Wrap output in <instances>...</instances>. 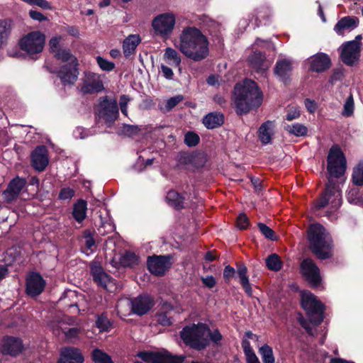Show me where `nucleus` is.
<instances>
[{
    "label": "nucleus",
    "instance_id": "8",
    "mask_svg": "<svg viewBox=\"0 0 363 363\" xmlns=\"http://www.w3.org/2000/svg\"><path fill=\"white\" fill-rule=\"evenodd\" d=\"M45 35L40 31H32L23 35L18 42L21 50L29 56L40 53L44 48Z\"/></svg>",
    "mask_w": 363,
    "mask_h": 363
},
{
    "label": "nucleus",
    "instance_id": "63",
    "mask_svg": "<svg viewBox=\"0 0 363 363\" xmlns=\"http://www.w3.org/2000/svg\"><path fill=\"white\" fill-rule=\"evenodd\" d=\"M201 280H202L203 284L206 286H207V287H208V288H212V287H213V286H215V284H216L215 279H214V277H212V276H208V277H203V278L201 279Z\"/></svg>",
    "mask_w": 363,
    "mask_h": 363
},
{
    "label": "nucleus",
    "instance_id": "21",
    "mask_svg": "<svg viewBox=\"0 0 363 363\" xmlns=\"http://www.w3.org/2000/svg\"><path fill=\"white\" fill-rule=\"evenodd\" d=\"M310 69L315 72H323L328 69L331 65L329 56L323 52L317 53L309 59Z\"/></svg>",
    "mask_w": 363,
    "mask_h": 363
},
{
    "label": "nucleus",
    "instance_id": "51",
    "mask_svg": "<svg viewBox=\"0 0 363 363\" xmlns=\"http://www.w3.org/2000/svg\"><path fill=\"white\" fill-rule=\"evenodd\" d=\"M96 61L100 68L105 71H111L114 68V64L101 57H97Z\"/></svg>",
    "mask_w": 363,
    "mask_h": 363
},
{
    "label": "nucleus",
    "instance_id": "36",
    "mask_svg": "<svg viewBox=\"0 0 363 363\" xmlns=\"http://www.w3.org/2000/svg\"><path fill=\"white\" fill-rule=\"evenodd\" d=\"M12 29L10 20H0V46L6 42Z\"/></svg>",
    "mask_w": 363,
    "mask_h": 363
},
{
    "label": "nucleus",
    "instance_id": "6",
    "mask_svg": "<svg viewBox=\"0 0 363 363\" xmlns=\"http://www.w3.org/2000/svg\"><path fill=\"white\" fill-rule=\"evenodd\" d=\"M342 203V196L338 186L329 179L325 191L316 200L313 208L321 209L329 206L332 211H336Z\"/></svg>",
    "mask_w": 363,
    "mask_h": 363
},
{
    "label": "nucleus",
    "instance_id": "5",
    "mask_svg": "<svg viewBox=\"0 0 363 363\" xmlns=\"http://www.w3.org/2000/svg\"><path fill=\"white\" fill-rule=\"evenodd\" d=\"M55 57L67 64L60 69L58 76L64 84H72L77 79V59L69 49L62 48L55 54Z\"/></svg>",
    "mask_w": 363,
    "mask_h": 363
},
{
    "label": "nucleus",
    "instance_id": "27",
    "mask_svg": "<svg viewBox=\"0 0 363 363\" xmlns=\"http://www.w3.org/2000/svg\"><path fill=\"white\" fill-rule=\"evenodd\" d=\"M292 62L288 59H281L277 62L274 74L280 80L286 82L292 72Z\"/></svg>",
    "mask_w": 363,
    "mask_h": 363
},
{
    "label": "nucleus",
    "instance_id": "30",
    "mask_svg": "<svg viewBox=\"0 0 363 363\" xmlns=\"http://www.w3.org/2000/svg\"><path fill=\"white\" fill-rule=\"evenodd\" d=\"M140 42L138 35H130L127 37L123 44V50L125 56L133 54Z\"/></svg>",
    "mask_w": 363,
    "mask_h": 363
},
{
    "label": "nucleus",
    "instance_id": "47",
    "mask_svg": "<svg viewBox=\"0 0 363 363\" xmlns=\"http://www.w3.org/2000/svg\"><path fill=\"white\" fill-rule=\"evenodd\" d=\"M96 326L99 329L100 332H106L110 328L111 323L107 316L101 314L97 316Z\"/></svg>",
    "mask_w": 363,
    "mask_h": 363
},
{
    "label": "nucleus",
    "instance_id": "24",
    "mask_svg": "<svg viewBox=\"0 0 363 363\" xmlns=\"http://www.w3.org/2000/svg\"><path fill=\"white\" fill-rule=\"evenodd\" d=\"M31 157L33 167L38 171L44 170L48 164V157L45 147H38L33 152Z\"/></svg>",
    "mask_w": 363,
    "mask_h": 363
},
{
    "label": "nucleus",
    "instance_id": "17",
    "mask_svg": "<svg viewBox=\"0 0 363 363\" xmlns=\"http://www.w3.org/2000/svg\"><path fill=\"white\" fill-rule=\"evenodd\" d=\"M154 306V301L147 294L140 295L131 300V311L133 313L143 315Z\"/></svg>",
    "mask_w": 363,
    "mask_h": 363
},
{
    "label": "nucleus",
    "instance_id": "19",
    "mask_svg": "<svg viewBox=\"0 0 363 363\" xmlns=\"http://www.w3.org/2000/svg\"><path fill=\"white\" fill-rule=\"evenodd\" d=\"M84 356L78 348L67 347L62 348L58 363H84Z\"/></svg>",
    "mask_w": 363,
    "mask_h": 363
},
{
    "label": "nucleus",
    "instance_id": "16",
    "mask_svg": "<svg viewBox=\"0 0 363 363\" xmlns=\"http://www.w3.org/2000/svg\"><path fill=\"white\" fill-rule=\"evenodd\" d=\"M341 48L340 57L345 64L352 65L358 60L360 48L356 40H351L344 43Z\"/></svg>",
    "mask_w": 363,
    "mask_h": 363
},
{
    "label": "nucleus",
    "instance_id": "43",
    "mask_svg": "<svg viewBox=\"0 0 363 363\" xmlns=\"http://www.w3.org/2000/svg\"><path fill=\"white\" fill-rule=\"evenodd\" d=\"M259 353L263 363H274L272 349L265 345L259 348Z\"/></svg>",
    "mask_w": 363,
    "mask_h": 363
},
{
    "label": "nucleus",
    "instance_id": "4",
    "mask_svg": "<svg viewBox=\"0 0 363 363\" xmlns=\"http://www.w3.org/2000/svg\"><path fill=\"white\" fill-rule=\"evenodd\" d=\"M308 238L311 251L320 259L332 255V239L323 225L315 223L308 229Z\"/></svg>",
    "mask_w": 363,
    "mask_h": 363
},
{
    "label": "nucleus",
    "instance_id": "53",
    "mask_svg": "<svg viewBox=\"0 0 363 363\" xmlns=\"http://www.w3.org/2000/svg\"><path fill=\"white\" fill-rule=\"evenodd\" d=\"M140 128L137 125H123L122 133L128 136H132L137 134L140 131Z\"/></svg>",
    "mask_w": 363,
    "mask_h": 363
},
{
    "label": "nucleus",
    "instance_id": "12",
    "mask_svg": "<svg viewBox=\"0 0 363 363\" xmlns=\"http://www.w3.org/2000/svg\"><path fill=\"white\" fill-rule=\"evenodd\" d=\"M172 264V256L168 255H153L148 257L147 261V269L156 276L164 275Z\"/></svg>",
    "mask_w": 363,
    "mask_h": 363
},
{
    "label": "nucleus",
    "instance_id": "41",
    "mask_svg": "<svg viewBox=\"0 0 363 363\" xmlns=\"http://www.w3.org/2000/svg\"><path fill=\"white\" fill-rule=\"evenodd\" d=\"M354 111V101L352 95L350 94L347 98L343 105L342 116L344 117H350L353 115Z\"/></svg>",
    "mask_w": 363,
    "mask_h": 363
},
{
    "label": "nucleus",
    "instance_id": "50",
    "mask_svg": "<svg viewBox=\"0 0 363 363\" xmlns=\"http://www.w3.org/2000/svg\"><path fill=\"white\" fill-rule=\"evenodd\" d=\"M62 40V37L60 35H55L52 37L50 41H49V46L51 52L54 53V55L59 51L60 50L62 49L60 47V42Z\"/></svg>",
    "mask_w": 363,
    "mask_h": 363
},
{
    "label": "nucleus",
    "instance_id": "32",
    "mask_svg": "<svg viewBox=\"0 0 363 363\" xmlns=\"http://www.w3.org/2000/svg\"><path fill=\"white\" fill-rule=\"evenodd\" d=\"M247 267L244 264H239L237 267V274L240 278V282L245 289V292L249 295L252 296V290L251 285L249 282L248 277L247 276Z\"/></svg>",
    "mask_w": 363,
    "mask_h": 363
},
{
    "label": "nucleus",
    "instance_id": "28",
    "mask_svg": "<svg viewBox=\"0 0 363 363\" xmlns=\"http://www.w3.org/2000/svg\"><path fill=\"white\" fill-rule=\"evenodd\" d=\"M224 123V116L220 112H211L203 118V123L208 129H214Z\"/></svg>",
    "mask_w": 363,
    "mask_h": 363
},
{
    "label": "nucleus",
    "instance_id": "29",
    "mask_svg": "<svg viewBox=\"0 0 363 363\" xmlns=\"http://www.w3.org/2000/svg\"><path fill=\"white\" fill-rule=\"evenodd\" d=\"M274 123L272 121L264 123L259 128V138L263 144L270 143L272 136L274 134Z\"/></svg>",
    "mask_w": 363,
    "mask_h": 363
},
{
    "label": "nucleus",
    "instance_id": "39",
    "mask_svg": "<svg viewBox=\"0 0 363 363\" xmlns=\"http://www.w3.org/2000/svg\"><path fill=\"white\" fill-rule=\"evenodd\" d=\"M265 262L267 268L270 270L277 272L282 267V261L280 257L275 253L269 255Z\"/></svg>",
    "mask_w": 363,
    "mask_h": 363
},
{
    "label": "nucleus",
    "instance_id": "15",
    "mask_svg": "<svg viewBox=\"0 0 363 363\" xmlns=\"http://www.w3.org/2000/svg\"><path fill=\"white\" fill-rule=\"evenodd\" d=\"M104 89V84L100 76L95 73L86 74L82 84L80 85V91L84 94H95Z\"/></svg>",
    "mask_w": 363,
    "mask_h": 363
},
{
    "label": "nucleus",
    "instance_id": "9",
    "mask_svg": "<svg viewBox=\"0 0 363 363\" xmlns=\"http://www.w3.org/2000/svg\"><path fill=\"white\" fill-rule=\"evenodd\" d=\"M346 159L337 146H333L328 156V171L332 177L338 178L346 170Z\"/></svg>",
    "mask_w": 363,
    "mask_h": 363
},
{
    "label": "nucleus",
    "instance_id": "3",
    "mask_svg": "<svg viewBox=\"0 0 363 363\" xmlns=\"http://www.w3.org/2000/svg\"><path fill=\"white\" fill-rule=\"evenodd\" d=\"M183 341L191 347L201 350L208 345V337L215 342L218 343L222 335L218 330L211 331L206 324H193L185 327L181 332Z\"/></svg>",
    "mask_w": 363,
    "mask_h": 363
},
{
    "label": "nucleus",
    "instance_id": "20",
    "mask_svg": "<svg viewBox=\"0 0 363 363\" xmlns=\"http://www.w3.org/2000/svg\"><path fill=\"white\" fill-rule=\"evenodd\" d=\"M45 285V282L39 274L32 273L26 279V291L32 296H38L43 292Z\"/></svg>",
    "mask_w": 363,
    "mask_h": 363
},
{
    "label": "nucleus",
    "instance_id": "52",
    "mask_svg": "<svg viewBox=\"0 0 363 363\" xmlns=\"http://www.w3.org/2000/svg\"><path fill=\"white\" fill-rule=\"evenodd\" d=\"M184 99L182 95H177L169 99L166 102V111H169L175 107L179 103Z\"/></svg>",
    "mask_w": 363,
    "mask_h": 363
},
{
    "label": "nucleus",
    "instance_id": "14",
    "mask_svg": "<svg viewBox=\"0 0 363 363\" xmlns=\"http://www.w3.org/2000/svg\"><path fill=\"white\" fill-rule=\"evenodd\" d=\"M23 350L22 340L17 337L5 336L0 344V352L4 354L16 357Z\"/></svg>",
    "mask_w": 363,
    "mask_h": 363
},
{
    "label": "nucleus",
    "instance_id": "18",
    "mask_svg": "<svg viewBox=\"0 0 363 363\" xmlns=\"http://www.w3.org/2000/svg\"><path fill=\"white\" fill-rule=\"evenodd\" d=\"M303 275L311 284L317 286L320 281V271L313 260L304 259L301 264Z\"/></svg>",
    "mask_w": 363,
    "mask_h": 363
},
{
    "label": "nucleus",
    "instance_id": "22",
    "mask_svg": "<svg viewBox=\"0 0 363 363\" xmlns=\"http://www.w3.org/2000/svg\"><path fill=\"white\" fill-rule=\"evenodd\" d=\"M26 184V181L18 177L12 179L7 189L3 192L4 199L8 202H11L16 199L18 196L23 188L25 186Z\"/></svg>",
    "mask_w": 363,
    "mask_h": 363
},
{
    "label": "nucleus",
    "instance_id": "25",
    "mask_svg": "<svg viewBox=\"0 0 363 363\" xmlns=\"http://www.w3.org/2000/svg\"><path fill=\"white\" fill-rule=\"evenodd\" d=\"M91 273L93 276L94 281L101 287L108 289L109 286L112 284L111 277L104 272L103 269L96 263L91 265Z\"/></svg>",
    "mask_w": 363,
    "mask_h": 363
},
{
    "label": "nucleus",
    "instance_id": "49",
    "mask_svg": "<svg viewBox=\"0 0 363 363\" xmlns=\"http://www.w3.org/2000/svg\"><path fill=\"white\" fill-rule=\"evenodd\" d=\"M199 136L193 132H188L184 136V143L189 147L196 146L199 143Z\"/></svg>",
    "mask_w": 363,
    "mask_h": 363
},
{
    "label": "nucleus",
    "instance_id": "57",
    "mask_svg": "<svg viewBox=\"0 0 363 363\" xmlns=\"http://www.w3.org/2000/svg\"><path fill=\"white\" fill-rule=\"evenodd\" d=\"M157 321L162 325H169L172 323V320L167 313H157Z\"/></svg>",
    "mask_w": 363,
    "mask_h": 363
},
{
    "label": "nucleus",
    "instance_id": "40",
    "mask_svg": "<svg viewBox=\"0 0 363 363\" xmlns=\"http://www.w3.org/2000/svg\"><path fill=\"white\" fill-rule=\"evenodd\" d=\"M352 182L357 186H363V161H361L354 167L352 172Z\"/></svg>",
    "mask_w": 363,
    "mask_h": 363
},
{
    "label": "nucleus",
    "instance_id": "13",
    "mask_svg": "<svg viewBox=\"0 0 363 363\" xmlns=\"http://www.w3.org/2000/svg\"><path fill=\"white\" fill-rule=\"evenodd\" d=\"M138 356L144 361L151 363H182L184 356H173L169 352L164 350L157 352H140Z\"/></svg>",
    "mask_w": 363,
    "mask_h": 363
},
{
    "label": "nucleus",
    "instance_id": "59",
    "mask_svg": "<svg viewBox=\"0 0 363 363\" xmlns=\"http://www.w3.org/2000/svg\"><path fill=\"white\" fill-rule=\"evenodd\" d=\"M30 17L33 19L38 21H43L47 19V18L40 12L37 11L31 10L29 12Z\"/></svg>",
    "mask_w": 363,
    "mask_h": 363
},
{
    "label": "nucleus",
    "instance_id": "7",
    "mask_svg": "<svg viewBox=\"0 0 363 363\" xmlns=\"http://www.w3.org/2000/svg\"><path fill=\"white\" fill-rule=\"evenodd\" d=\"M301 305L311 323L317 325L323 320V305L310 291L301 292Z\"/></svg>",
    "mask_w": 363,
    "mask_h": 363
},
{
    "label": "nucleus",
    "instance_id": "55",
    "mask_svg": "<svg viewBox=\"0 0 363 363\" xmlns=\"http://www.w3.org/2000/svg\"><path fill=\"white\" fill-rule=\"evenodd\" d=\"M236 224L240 229H246L249 225V220L245 213H241L237 218Z\"/></svg>",
    "mask_w": 363,
    "mask_h": 363
},
{
    "label": "nucleus",
    "instance_id": "23",
    "mask_svg": "<svg viewBox=\"0 0 363 363\" xmlns=\"http://www.w3.org/2000/svg\"><path fill=\"white\" fill-rule=\"evenodd\" d=\"M359 19L354 16H345L340 18L334 26V31L338 35L343 36L357 27Z\"/></svg>",
    "mask_w": 363,
    "mask_h": 363
},
{
    "label": "nucleus",
    "instance_id": "35",
    "mask_svg": "<svg viewBox=\"0 0 363 363\" xmlns=\"http://www.w3.org/2000/svg\"><path fill=\"white\" fill-rule=\"evenodd\" d=\"M166 199L168 203L175 208L179 209L184 207V198L174 190L167 193Z\"/></svg>",
    "mask_w": 363,
    "mask_h": 363
},
{
    "label": "nucleus",
    "instance_id": "26",
    "mask_svg": "<svg viewBox=\"0 0 363 363\" xmlns=\"http://www.w3.org/2000/svg\"><path fill=\"white\" fill-rule=\"evenodd\" d=\"M248 62L250 66L257 72H264L271 65V62L267 60L264 56L260 52H254L248 57Z\"/></svg>",
    "mask_w": 363,
    "mask_h": 363
},
{
    "label": "nucleus",
    "instance_id": "10",
    "mask_svg": "<svg viewBox=\"0 0 363 363\" xmlns=\"http://www.w3.org/2000/svg\"><path fill=\"white\" fill-rule=\"evenodd\" d=\"M96 113L99 119L106 123L114 122L118 116L116 100L110 99L106 96L101 97L96 107Z\"/></svg>",
    "mask_w": 363,
    "mask_h": 363
},
{
    "label": "nucleus",
    "instance_id": "38",
    "mask_svg": "<svg viewBox=\"0 0 363 363\" xmlns=\"http://www.w3.org/2000/svg\"><path fill=\"white\" fill-rule=\"evenodd\" d=\"M284 129L290 134L297 137L304 136L308 132V128L304 125L298 123L286 125L284 126Z\"/></svg>",
    "mask_w": 363,
    "mask_h": 363
},
{
    "label": "nucleus",
    "instance_id": "37",
    "mask_svg": "<svg viewBox=\"0 0 363 363\" xmlns=\"http://www.w3.org/2000/svg\"><path fill=\"white\" fill-rule=\"evenodd\" d=\"M242 347L246 357L247 363H260L248 340H245L242 341Z\"/></svg>",
    "mask_w": 363,
    "mask_h": 363
},
{
    "label": "nucleus",
    "instance_id": "60",
    "mask_svg": "<svg viewBox=\"0 0 363 363\" xmlns=\"http://www.w3.org/2000/svg\"><path fill=\"white\" fill-rule=\"evenodd\" d=\"M235 274V270L233 267L228 265L225 267L223 271V277L225 280H229Z\"/></svg>",
    "mask_w": 363,
    "mask_h": 363
},
{
    "label": "nucleus",
    "instance_id": "54",
    "mask_svg": "<svg viewBox=\"0 0 363 363\" xmlns=\"http://www.w3.org/2000/svg\"><path fill=\"white\" fill-rule=\"evenodd\" d=\"M300 111L294 106L289 107L285 118L287 121H293L300 117Z\"/></svg>",
    "mask_w": 363,
    "mask_h": 363
},
{
    "label": "nucleus",
    "instance_id": "61",
    "mask_svg": "<svg viewBox=\"0 0 363 363\" xmlns=\"http://www.w3.org/2000/svg\"><path fill=\"white\" fill-rule=\"evenodd\" d=\"M304 104L307 110L310 113H314L316 111L317 104L314 101L311 100L309 99H306L304 101Z\"/></svg>",
    "mask_w": 363,
    "mask_h": 363
},
{
    "label": "nucleus",
    "instance_id": "2",
    "mask_svg": "<svg viewBox=\"0 0 363 363\" xmlns=\"http://www.w3.org/2000/svg\"><path fill=\"white\" fill-rule=\"evenodd\" d=\"M233 101L237 113L245 114L262 104V94L256 82L245 79L235 86Z\"/></svg>",
    "mask_w": 363,
    "mask_h": 363
},
{
    "label": "nucleus",
    "instance_id": "58",
    "mask_svg": "<svg viewBox=\"0 0 363 363\" xmlns=\"http://www.w3.org/2000/svg\"><path fill=\"white\" fill-rule=\"evenodd\" d=\"M74 191L72 189L67 187V188H64L61 190L59 197L61 199H69L72 198L74 196Z\"/></svg>",
    "mask_w": 363,
    "mask_h": 363
},
{
    "label": "nucleus",
    "instance_id": "46",
    "mask_svg": "<svg viewBox=\"0 0 363 363\" xmlns=\"http://www.w3.org/2000/svg\"><path fill=\"white\" fill-rule=\"evenodd\" d=\"M138 262V257L132 252H126L121 258V263L124 267H133Z\"/></svg>",
    "mask_w": 363,
    "mask_h": 363
},
{
    "label": "nucleus",
    "instance_id": "48",
    "mask_svg": "<svg viewBox=\"0 0 363 363\" xmlns=\"http://www.w3.org/2000/svg\"><path fill=\"white\" fill-rule=\"evenodd\" d=\"M258 227L259 230L265 236V238L271 240H276L277 239V237L274 231L265 224L262 223H259Z\"/></svg>",
    "mask_w": 363,
    "mask_h": 363
},
{
    "label": "nucleus",
    "instance_id": "45",
    "mask_svg": "<svg viewBox=\"0 0 363 363\" xmlns=\"http://www.w3.org/2000/svg\"><path fill=\"white\" fill-rule=\"evenodd\" d=\"M196 159V156L195 155L183 152L179 155V164L187 167H195Z\"/></svg>",
    "mask_w": 363,
    "mask_h": 363
},
{
    "label": "nucleus",
    "instance_id": "64",
    "mask_svg": "<svg viewBox=\"0 0 363 363\" xmlns=\"http://www.w3.org/2000/svg\"><path fill=\"white\" fill-rule=\"evenodd\" d=\"M298 321L300 324L306 329V330L309 335H314L312 328L310 327V324L304 319L303 317H300L298 318Z\"/></svg>",
    "mask_w": 363,
    "mask_h": 363
},
{
    "label": "nucleus",
    "instance_id": "11",
    "mask_svg": "<svg viewBox=\"0 0 363 363\" xmlns=\"http://www.w3.org/2000/svg\"><path fill=\"white\" fill-rule=\"evenodd\" d=\"M175 23V15L172 12H167L155 17L152 26L157 35L168 38L174 30Z\"/></svg>",
    "mask_w": 363,
    "mask_h": 363
},
{
    "label": "nucleus",
    "instance_id": "62",
    "mask_svg": "<svg viewBox=\"0 0 363 363\" xmlns=\"http://www.w3.org/2000/svg\"><path fill=\"white\" fill-rule=\"evenodd\" d=\"M161 70H162V72L163 74V76L167 79H172V77H173V71L172 69L166 66V65H161Z\"/></svg>",
    "mask_w": 363,
    "mask_h": 363
},
{
    "label": "nucleus",
    "instance_id": "56",
    "mask_svg": "<svg viewBox=\"0 0 363 363\" xmlns=\"http://www.w3.org/2000/svg\"><path fill=\"white\" fill-rule=\"evenodd\" d=\"M130 99L126 95H122L120 98V108L123 114L127 116L128 114V104Z\"/></svg>",
    "mask_w": 363,
    "mask_h": 363
},
{
    "label": "nucleus",
    "instance_id": "33",
    "mask_svg": "<svg viewBox=\"0 0 363 363\" xmlns=\"http://www.w3.org/2000/svg\"><path fill=\"white\" fill-rule=\"evenodd\" d=\"M86 202L84 200H79L74 206L73 216L79 223L82 222L86 216Z\"/></svg>",
    "mask_w": 363,
    "mask_h": 363
},
{
    "label": "nucleus",
    "instance_id": "44",
    "mask_svg": "<svg viewBox=\"0 0 363 363\" xmlns=\"http://www.w3.org/2000/svg\"><path fill=\"white\" fill-rule=\"evenodd\" d=\"M116 307L118 314L125 316L129 313V308H131V300L128 298L121 299L118 301Z\"/></svg>",
    "mask_w": 363,
    "mask_h": 363
},
{
    "label": "nucleus",
    "instance_id": "34",
    "mask_svg": "<svg viewBox=\"0 0 363 363\" xmlns=\"http://www.w3.org/2000/svg\"><path fill=\"white\" fill-rule=\"evenodd\" d=\"M53 330L54 331L62 330L67 339L76 338L80 333V329L77 328L67 329L64 320L60 321L57 325L53 326Z\"/></svg>",
    "mask_w": 363,
    "mask_h": 363
},
{
    "label": "nucleus",
    "instance_id": "31",
    "mask_svg": "<svg viewBox=\"0 0 363 363\" xmlns=\"http://www.w3.org/2000/svg\"><path fill=\"white\" fill-rule=\"evenodd\" d=\"M163 59L168 65L174 67H179L182 61L178 52L172 48H167L164 50Z\"/></svg>",
    "mask_w": 363,
    "mask_h": 363
},
{
    "label": "nucleus",
    "instance_id": "1",
    "mask_svg": "<svg viewBox=\"0 0 363 363\" xmlns=\"http://www.w3.org/2000/svg\"><path fill=\"white\" fill-rule=\"evenodd\" d=\"M177 47L183 55L194 61L205 59L209 52L206 37L195 27H186L182 30Z\"/></svg>",
    "mask_w": 363,
    "mask_h": 363
},
{
    "label": "nucleus",
    "instance_id": "42",
    "mask_svg": "<svg viewBox=\"0 0 363 363\" xmlns=\"http://www.w3.org/2000/svg\"><path fill=\"white\" fill-rule=\"evenodd\" d=\"M92 359L95 363H113L110 356L99 349L93 350Z\"/></svg>",
    "mask_w": 363,
    "mask_h": 363
}]
</instances>
